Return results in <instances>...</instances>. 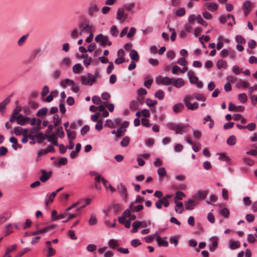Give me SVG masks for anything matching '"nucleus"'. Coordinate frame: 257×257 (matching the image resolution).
I'll list each match as a JSON object with an SVG mask.
<instances>
[{"mask_svg": "<svg viewBox=\"0 0 257 257\" xmlns=\"http://www.w3.org/2000/svg\"><path fill=\"white\" fill-rule=\"evenodd\" d=\"M22 110V107L20 106H17L15 108L10 118V121L13 122L17 121V123L21 125L27 124L31 119L30 117L24 116L19 112Z\"/></svg>", "mask_w": 257, "mask_h": 257, "instance_id": "obj_1", "label": "nucleus"}, {"mask_svg": "<svg viewBox=\"0 0 257 257\" xmlns=\"http://www.w3.org/2000/svg\"><path fill=\"white\" fill-rule=\"evenodd\" d=\"M167 127L173 131H175L176 134L182 135L188 132L189 124L182 123H168Z\"/></svg>", "mask_w": 257, "mask_h": 257, "instance_id": "obj_2", "label": "nucleus"}, {"mask_svg": "<svg viewBox=\"0 0 257 257\" xmlns=\"http://www.w3.org/2000/svg\"><path fill=\"white\" fill-rule=\"evenodd\" d=\"M196 93L192 94L191 95H187L184 97L183 101L186 107L191 110H194L198 108V103L194 102V103H191V101H193L196 99Z\"/></svg>", "mask_w": 257, "mask_h": 257, "instance_id": "obj_3", "label": "nucleus"}, {"mask_svg": "<svg viewBox=\"0 0 257 257\" xmlns=\"http://www.w3.org/2000/svg\"><path fill=\"white\" fill-rule=\"evenodd\" d=\"M189 81L191 83L196 84L197 87L201 88L203 87V83L199 81L198 78L195 75V73L192 71H189L188 72Z\"/></svg>", "mask_w": 257, "mask_h": 257, "instance_id": "obj_4", "label": "nucleus"}, {"mask_svg": "<svg viewBox=\"0 0 257 257\" xmlns=\"http://www.w3.org/2000/svg\"><path fill=\"white\" fill-rule=\"evenodd\" d=\"M95 41L100 43V45L104 46L105 45L111 46V42L109 40L108 37L100 34L97 35L95 38Z\"/></svg>", "mask_w": 257, "mask_h": 257, "instance_id": "obj_5", "label": "nucleus"}, {"mask_svg": "<svg viewBox=\"0 0 257 257\" xmlns=\"http://www.w3.org/2000/svg\"><path fill=\"white\" fill-rule=\"evenodd\" d=\"M87 78L85 76H82L81 77V81L82 84L92 85L93 83L95 81V76L91 73H88L87 75Z\"/></svg>", "mask_w": 257, "mask_h": 257, "instance_id": "obj_6", "label": "nucleus"}, {"mask_svg": "<svg viewBox=\"0 0 257 257\" xmlns=\"http://www.w3.org/2000/svg\"><path fill=\"white\" fill-rule=\"evenodd\" d=\"M117 190L122 199L125 202H126L127 199V191L125 186L122 183H120L117 186Z\"/></svg>", "mask_w": 257, "mask_h": 257, "instance_id": "obj_7", "label": "nucleus"}, {"mask_svg": "<svg viewBox=\"0 0 257 257\" xmlns=\"http://www.w3.org/2000/svg\"><path fill=\"white\" fill-rule=\"evenodd\" d=\"M127 18V15L124 13L123 8H119L117 13L116 19L122 22H124Z\"/></svg>", "mask_w": 257, "mask_h": 257, "instance_id": "obj_8", "label": "nucleus"}, {"mask_svg": "<svg viewBox=\"0 0 257 257\" xmlns=\"http://www.w3.org/2000/svg\"><path fill=\"white\" fill-rule=\"evenodd\" d=\"M42 175L40 177V180L42 182H46L52 176V172L51 171L47 172L45 170H41Z\"/></svg>", "mask_w": 257, "mask_h": 257, "instance_id": "obj_9", "label": "nucleus"}, {"mask_svg": "<svg viewBox=\"0 0 257 257\" xmlns=\"http://www.w3.org/2000/svg\"><path fill=\"white\" fill-rule=\"evenodd\" d=\"M57 227V225L55 224H53L51 225L47 226L42 229L38 230L37 231L34 232L33 231V236L37 235L39 234H43L47 232L49 230L51 229H53Z\"/></svg>", "mask_w": 257, "mask_h": 257, "instance_id": "obj_10", "label": "nucleus"}, {"mask_svg": "<svg viewBox=\"0 0 257 257\" xmlns=\"http://www.w3.org/2000/svg\"><path fill=\"white\" fill-rule=\"evenodd\" d=\"M99 9L97 5L95 3H91L88 9L87 13L89 16H93L95 13L97 12Z\"/></svg>", "mask_w": 257, "mask_h": 257, "instance_id": "obj_11", "label": "nucleus"}, {"mask_svg": "<svg viewBox=\"0 0 257 257\" xmlns=\"http://www.w3.org/2000/svg\"><path fill=\"white\" fill-rule=\"evenodd\" d=\"M172 79L168 77H162L161 76L157 78V82L158 83H161L164 85H168L171 84L172 82Z\"/></svg>", "mask_w": 257, "mask_h": 257, "instance_id": "obj_12", "label": "nucleus"}, {"mask_svg": "<svg viewBox=\"0 0 257 257\" xmlns=\"http://www.w3.org/2000/svg\"><path fill=\"white\" fill-rule=\"evenodd\" d=\"M45 138L47 139L48 142H51L54 145L56 146H59L55 134L46 135Z\"/></svg>", "mask_w": 257, "mask_h": 257, "instance_id": "obj_13", "label": "nucleus"}, {"mask_svg": "<svg viewBox=\"0 0 257 257\" xmlns=\"http://www.w3.org/2000/svg\"><path fill=\"white\" fill-rule=\"evenodd\" d=\"M10 97L11 96H9L7 97L3 101L0 103V112H2V114H4L5 112L6 105L10 102Z\"/></svg>", "mask_w": 257, "mask_h": 257, "instance_id": "obj_14", "label": "nucleus"}, {"mask_svg": "<svg viewBox=\"0 0 257 257\" xmlns=\"http://www.w3.org/2000/svg\"><path fill=\"white\" fill-rule=\"evenodd\" d=\"M172 82L173 83L174 86L176 88H180L185 84L184 80L181 78L173 79Z\"/></svg>", "mask_w": 257, "mask_h": 257, "instance_id": "obj_15", "label": "nucleus"}, {"mask_svg": "<svg viewBox=\"0 0 257 257\" xmlns=\"http://www.w3.org/2000/svg\"><path fill=\"white\" fill-rule=\"evenodd\" d=\"M185 108L184 105L182 103H178L173 106V110L175 113L181 112Z\"/></svg>", "mask_w": 257, "mask_h": 257, "instance_id": "obj_16", "label": "nucleus"}, {"mask_svg": "<svg viewBox=\"0 0 257 257\" xmlns=\"http://www.w3.org/2000/svg\"><path fill=\"white\" fill-rule=\"evenodd\" d=\"M196 202L191 199H189L185 203V207L186 209L191 210L194 209L195 206Z\"/></svg>", "mask_w": 257, "mask_h": 257, "instance_id": "obj_17", "label": "nucleus"}, {"mask_svg": "<svg viewBox=\"0 0 257 257\" xmlns=\"http://www.w3.org/2000/svg\"><path fill=\"white\" fill-rule=\"evenodd\" d=\"M33 131H37L39 129L42 128L41 126V120L40 119H37L33 117Z\"/></svg>", "mask_w": 257, "mask_h": 257, "instance_id": "obj_18", "label": "nucleus"}, {"mask_svg": "<svg viewBox=\"0 0 257 257\" xmlns=\"http://www.w3.org/2000/svg\"><path fill=\"white\" fill-rule=\"evenodd\" d=\"M94 179L97 182L96 183H99L101 181L105 188L107 187L108 181L105 179L101 175H99L98 174H97Z\"/></svg>", "mask_w": 257, "mask_h": 257, "instance_id": "obj_19", "label": "nucleus"}, {"mask_svg": "<svg viewBox=\"0 0 257 257\" xmlns=\"http://www.w3.org/2000/svg\"><path fill=\"white\" fill-rule=\"evenodd\" d=\"M174 202L176 204L175 211L180 214L182 213L184 210L183 203L181 202H178L177 200H175Z\"/></svg>", "mask_w": 257, "mask_h": 257, "instance_id": "obj_20", "label": "nucleus"}, {"mask_svg": "<svg viewBox=\"0 0 257 257\" xmlns=\"http://www.w3.org/2000/svg\"><path fill=\"white\" fill-rule=\"evenodd\" d=\"M159 246L167 247L169 245V243L167 241L163 240L162 237L160 236H157L156 238Z\"/></svg>", "mask_w": 257, "mask_h": 257, "instance_id": "obj_21", "label": "nucleus"}, {"mask_svg": "<svg viewBox=\"0 0 257 257\" xmlns=\"http://www.w3.org/2000/svg\"><path fill=\"white\" fill-rule=\"evenodd\" d=\"M10 142L13 144L12 147L15 150H17L18 148H21V146L18 143V140L14 137H12L10 139Z\"/></svg>", "mask_w": 257, "mask_h": 257, "instance_id": "obj_22", "label": "nucleus"}, {"mask_svg": "<svg viewBox=\"0 0 257 257\" xmlns=\"http://www.w3.org/2000/svg\"><path fill=\"white\" fill-rule=\"evenodd\" d=\"M56 196V193L53 192L50 195L47 194L45 197V204L48 205L50 203L52 202Z\"/></svg>", "mask_w": 257, "mask_h": 257, "instance_id": "obj_23", "label": "nucleus"}, {"mask_svg": "<svg viewBox=\"0 0 257 257\" xmlns=\"http://www.w3.org/2000/svg\"><path fill=\"white\" fill-rule=\"evenodd\" d=\"M130 57L132 60L138 61L139 60V56L137 51L135 50H132L130 53Z\"/></svg>", "mask_w": 257, "mask_h": 257, "instance_id": "obj_24", "label": "nucleus"}, {"mask_svg": "<svg viewBox=\"0 0 257 257\" xmlns=\"http://www.w3.org/2000/svg\"><path fill=\"white\" fill-rule=\"evenodd\" d=\"M217 67L218 69H222V68H226L227 67V62L222 60V59H219L217 62Z\"/></svg>", "mask_w": 257, "mask_h": 257, "instance_id": "obj_25", "label": "nucleus"}, {"mask_svg": "<svg viewBox=\"0 0 257 257\" xmlns=\"http://www.w3.org/2000/svg\"><path fill=\"white\" fill-rule=\"evenodd\" d=\"M249 85L248 82L242 79H239L236 84V86L237 87H242L243 88H246L249 86Z\"/></svg>", "mask_w": 257, "mask_h": 257, "instance_id": "obj_26", "label": "nucleus"}, {"mask_svg": "<svg viewBox=\"0 0 257 257\" xmlns=\"http://www.w3.org/2000/svg\"><path fill=\"white\" fill-rule=\"evenodd\" d=\"M48 112V109L47 108H42L40 109L36 113L37 116L43 118Z\"/></svg>", "mask_w": 257, "mask_h": 257, "instance_id": "obj_27", "label": "nucleus"}, {"mask_svg": "<svg viewBox=\"0 0 257 257\" xmlns=\"http://www.w3.org/2000/svg\"><path fill=\"white\" fill-rule=\"evenodd\" d=\"M207 9L209 11L214 12L218 9V5L216 3H212L206 5Z\"/></svg>", "mask_w": 257, "mask_h": 257, "instance_id": "obj_28", "label": "nucleus"}, {"mask_svg": "<svg viewBox=\"0 0 257 257\" xmlns=\"http://www.w3.org/2000/svg\"><path fill=\"white\" fill-rule=\"evenodd\" d=\"M134 203H131L130 205V208L135 212H139L140 210H142L144 208L143 205H139L137 206H134Z\"/></svg>", "mask_w": 257, "mask_h": 257, "instance_id": "obj_29", "label": "nucleus"}, {"mask_svg": "<svg viewBox=\"0 0 257 257\" xmlns=\"http://www.w3.org/2000/svg\"><path fill=\"white\" fill-rule=\"evenodd\" d=\"M240 242L238 241H229L230 248L231 249H235L238 248L240 246Z\"/></svg>", "mask_w": 257, "mask_h": 257, "instance_id": "obj_30", "label": "nucleus"}, {"mask_svg": "<svg viewBox=\"0 0 257 257\" xmlns=\"http://www.w3.org/2000/svg\"><path fill=\"white\" fill-rule=\"evenodd\" d=\"M110 33L112 36L117 37L119 34V31L115 25L112 26L110 30Z\"/></svg>", "mask_w": 257, "mask_h": 257, "instance_id": "obj_31", "label": "nucleus"}, {"mask_svg": "<svg viewBox=\"0 0 257 257\" xmlns=\"http://www.w3.org/2000/svg\"><path fill=\"white\" fill-rule=\"evenodd\" d=\"M61 84L62 87H65L66 85H73L74 84V82L72 80L66 79L65 80L61 81Z\"/></svg>", "mask_w": 257, "mask_h": 257, "instance_id": "obj_32", "label": "nucleus"}, {"mask_svg": "<svg viewBox=\"0 0 257 257\" xmlns=\"http://www.w3.org/2000/svg\"><path fill=\"white\" fill-rule=\"evenodd\" d=\"M83 67L80 64H76L74 65L73 67V72L74 73H79L82 69Z\"/></svg>", "mask_w": 257, "mask_h": 257, "instance_id": "obj_33", "label": "nucleus"}, {"mask_svg": "<svg viewBox=\"0 0 257 257\" xmlns=\"http://www.w3.org/2000/svg\"><path fill=\"white\" fill-rule=\"evenodd\" d=\"M139 107V103L137 100H133L130 104V108L132 110H137Z\"/></svg>", "mask_w": 257, "mask_h": 257, "instance_id": "obj_34", "label": "nucleus"}, {"mask_svg": "<svg viewBox=\"0 0 257 257\" xmlns=\"http://www.w3.org/2000/svg\"><path fill=\"white\" fill-rule=\"evenodd\" d=\"M80 28L82 29V30L85 31L87 33H90L92 31V27L90 26L89 24H87L86 26H83L82 23L79 24Z\"/></svg>", "mask_w": 257, "mask_h": 257, "instance_id": "obj_35", "label": "nucleus"}, {"mask_svg": "<svg viewBox=\"0 0 257 257\" xmlns=\"http://www.w3.org/2000/svg\"><path fill=\"white\" fill-rule=\"evenodd\" d=\"M67 137L71 140L75 139L76 137V132L71 131L70 129H66Z\"/></svg>", "mask_w": 257, "mask_h": 257, "instance_id": "obj_36", "label": "nucleus"}, {"mask_svg": "<svg viewBox=\"0 0 257 257\" xmlns=\"http://www.w3.org/2000/svg\"><path fill=\"white\" fill-rule=\"evenodd\" d=\"M212 239L213 240V241L212 242V244L210 246V250L211 251H214L218 245L217 237H214L212 238Z\"/></svg>", "mask_w": 257, "mask_h": 257, "instance_id": "obj_37", "label": "nucleus"}, {"mask_svg": "<svg viewBox=\"0 0 257 257\" xmlns=\"http://www.w3.org/2000/svg\"><path fill=\"white\" fill-rule=\"evenodd\" d=\"M109 246L111 248H115L119 246L118 241L114 239H110L108 242Z\"/></svg>", "mask_w": 257, "mask_h": 257, "instance_id": "obj_38", "label": "nucleus"}, {"mask_svg": "<svg viewBox=\"0 0 257 257\" xmlns=\"http://www.w3.org/2000/svg\"><path fill=\"white\" fill-rule=\"evenodd\" d=\"M236 143V138L234 136H231L227 140V144L230 146H233Z\"/></svg>", "mask_w": 257, "mask_h": 257, "instance_id": "obj_39", "label": "nucleus"}, {"mask_svg": "<svg viewBox=\"0 0 257 257\" xmlns=\"http://www.w3.org/2000/svg\"><path fill=\"white\" fill-rule=\"evenodd\" d=\"M61 118L57 114H55L53 116V123L55 126H57L61 122Z\"/></svg>", "mask_w": 257, "mask_h": 257, "instance_id": "obj_40", "label": "nucleus"}, {"mask_svg": "<svg viewBox=\"0 0 257 257\" xmlns=\"http://www.w3.org/2000/svg\"><path fill=\"white\" fill-rule=\"evenodd\" d=\"M57 135L61 138H62L65 136L64 132L63 131V127L62 126H59L57 127L56 130Z\"/></svg>", "mask_w": 257, "mask_h": 257, "instance_id": "obj_41", "label": "nucleus"}, {"mask_svg": "<svg viewBox=\"0 0 257 257\" xmlns=\"http://www.w3.org/2000/svg\"><path fill=\"white\" fill-rule=\"evenodd\" d=\"M252 3L250 1H246L243 5V9L251 11Z\"/></svg>", "mask_w": 257, "mask_h": 257, "instance_id": "obj_42", "label": "nucleus"}, {"mask_svg": "<svg viewBox=\"0 0 257 257\" xmlns=\"http://www.w3.org/2000/svg\"><path fill=\"white\" fill-rule=\"evenodd\" d=\"M29 36V34L23 35L18 41V44L19 46H22L25 43L26 40H27L28 37Z\"/></svg>", "mask_w": 257, "mask_h": 257, "instance_id": "obj_43", "label": "nucleus"}, {"mask_svg": "<svg viewBox=\"0 0 257 257\" xmlns=\"http://www.w3.org/2000/svg\"><path fill=\"white\" fill-rule=\"evenodd\" d=\"M23 129L22 127L18 126L14 128V132L16 136H20L23 134Z\"/></svg>", "mask_w": 257, "mask_h": 257, "instance_id": "obj_44", "label": "nucleus"}, {"mask_svg": "<svg viewBox=\"0 0 257 257\" xmlns=\"http://www.w3.org/2000/svg\"><path fill=\"white\" fill-rule=\"evenodd\" d=\"M130 141V139L128 137H124L120 143L121 146L123 147H126L128 145Z\"/></svg>", "mask_w": 257, "mask_h": 257, "instance_id": "obj_45", "label": "nucleus"}, {"mask_svg": "<svg viewBox=\"0 0 257 257\" xmlns=\"http://www.w3.org/2000/svg\"><path fill=\"white\" fill-rule=\"evenodd\" d=\"M238 98L241 103H245L247 101V95L244 93L239 94Z\"/></svg>", "mask_w": 257, "mask_h": 257, "instance_id": "obj_46", "label": "nucleus"}, {"mask_svg": "<svg viewBox=\"0 0 257 257\" xmlns=\"http://www.w3.org/2000/svg\"><path fill=\"white\" fill-rule=\"evenodd\" d=\"M132 226L133 227V229L132 232H137L139 228L140 227H141L140 224V221L137 220V221H134L132 224Z\"/></svg>", "mask_w": 257, "mask_h": 257, "instance_id": "obj_47", "label": "nucleus"}, {"mask_svg": "<svg viewBox=\"0 0 257 257\" xmlns=\"http://www.w3.org/2000/svg\"><path fill=\"white\" fill-rule=\"evenodd\" d=\"M220 213L221 215H222L223 216H224L225 218H227L229 217V211L228 209H227L226 208H224L220 210Z\"/></svg>", "mask_w": 257, "mask_h": 257, "instance_id": "obj_48", "label": "nucleus"}, {"mask_svg": "<svg viewBox=\"0 0 257 257\" xmlns=\"http://www.w3.org/2000/svg\"><path fill=\"white\" fill-rule=\"evenodd\" d=\"M155 96L160 100H162L164 97V92L161 90H159L156 92Z\"/></svg>", "mask_w": 257, "mask_h": 257, "instance_id": "obj_49", "label": "nucleus"}, {"mask_svg": "<svg viewBox=\"0 0 257 257\" xmlns=\"http://www.w3.org/2000/svg\"><path fill=\"white\" fill-rule=\"evenodd\" d=\"M158 174L160 177L166 176L167 172L163 167L159 168L158 170Z\"/></svg>", "mask_w": 257, "mask_h": 257, "instance_id": "obj_50", "label": "nucleus"}, {"mask_svg": "<svg viewBox=\"0 0 257 257\" xmlns=\"http://www.w3.org/2000/svg\"><path fill=\"white\" fill-rule=\"evenodd\" d=\"M207 194L206 191L199 190L198 191L197 195L199 199H203L207 196Z\"/></svg>", "mask_w": 257, "mask_h": 257, "instance_id": "obj_51", "label": "nucleus"}, {"mask_svg": "<svg viewBox=\"0 0 257 257\" xmlns=\"http://www.w3.org/2000/svg\"><path fill=\"white\" fill-rule=\"evenodd\" d=\"M135 4L132 3L131 4H125L124 5V8L128 11L131 12L135 8Z\"/></svg>", "mask_w": 257, "mask_h": 257, "instance_id": "obj_52", "label": "nucleus"}, {"mask_svg": "<svg viewBox=\"0 0 257 257\" xmlns=\"http://www.w3.org/2000/svg\"><path fill=\"white\" fill-rule=\"evenodd\" d=\"M196 20L198 23L204 26H207V23L202 19L201 15H199L196 17Z\"/></svg>", "mask_w": 257, "mask_h": 257, "instance_id": "obj_53", "label": "nucleus"}, {"mask_svg": "<svg viewBox=\"0 0 257 257\" xmlns=\"http://www.w3.org/2000/svg\"><path fill=\"white\" fill-rule=\"evenodd\" d=\"M56 253V250L55 249L52 248L51 246H48V253L47 254V257H51L53 256Z\"/></svg>", "mask_w": 257, "mask_h": 257, "instance_id": "obj_54", "label": "nucleus"}, {"mask_svg": "<svg viewBox=\"0 0 257 257\" xmlns=\"http://www.w3.org/2000/svg\"><path fill=\"white\" fill-rule=\"evenodd\" d=\"M126 131V129H122V128L119 127L117 130L116 138H119L123 136Z\"/></svg>", "mask_w": 257, "mask_h": 257, "instance_id": "obj_55", "label": "nucleus"}, {"mask_svg": "<svg viewBox=\"0 0 257 257\" xmlns=\"http://www.w3.org/2000/svg\"><path fill=\"white\" fill-rule=\"evenodd\" d=\"M177 63L181 66H186L188 64L187 61L185 58L182 57L178 60Z\"/></svg>", "mask_w": 257, "mask_h": 257, "instance_id": "obj_56", "label": "nucleus"}, {"mask_svg": "<svg viewBox=\"0 0 257 257\" xmlns=\"http://www.w3.org/2000/svg\"><path fill=\"white\" fill-rule=\"evenodd\" d=\"M71 64V60L67 57L64 58L61 63L62 66H68Z\"/></svg>", "mask_w": 257, "mask_h": 257, "instance_id": "obj_57", "label": "nucleus"}, {"mask_svg": "<svg viewBox=\"0 0 257 257\" xmlns=\"http://www.w3.org/2000/svg\"><path fill=\"white\" fill-rule=\"evenodd\" d=\"M235 41L238 44H243L245 43V39L240 35H237L235 37Z\"/></svg>", "mask_w": 257, "mask_h": 257, "instance_id": "obj_58", "label": "nucleus"}, {"mask_svg": "<svg viewBox=\"0 0 257 257\" xmlns=\"http://www.w3.org/2000/svg\"><path fill=\"white\" fill-rule=\"evenodd\" d=\"M156 236V234H152V235H150L149 236L146 237L145 240H146V242H147L148 243H151L154 240V239L155 238Z\"/></svg>", "mask_w": 257, "mask_h": 257, "instance_id": "obj_59", "label": "nucleus"}, {"mask_svg": "<svg viewBox=\"0 0 257 257\" xmlns=\"http://www.w3.org/2000/svg\"><path fill=\"white\" fill-rule=\"evenodd\" d=\"M97 220L95 215H91L89 220V224L90 225H93L97 223Z\"/></svg>", "mask_w": 257, "mask_h": 257, "instance_id": "obj_60", "label": "nucleus"}, {"mask_svg": "<svg viewBox=\"0 0 257 257\" xmlns=\"http://www.w3.org/2000/svg\"><path fill=\"white\" fill-rule=\"evenodd\" d=\"M131 244L132 246H133L134 247H136L138 246L139 245H141V242H140V241L139 239H133L131 241Z\"/></svg>", "mask_w": 257, "mask_h": 257, "instance_id": "obj_61", "label": "nucleus"}, {"mask_svg": "<svg viewBox=\"0 0 257 257\" xmlns=\"http://www.w3.org/2000/svg\"><path fill=\"white\" fill-rule=\"evenodd\" d=\"M243 161L245 164L249 166H252L254 164V161L248 158H244Z\"/></svg>", "mask_w": 257, "mask_h": 257, "instance_id": "obj_62", "label": "nucleus"}, {"mask_svg": "<svg viewBox=\"0 0 257 257\" xmlns=\"http://www.w3.org/2000/svg\"><path fill=\"white\" fill-rule=\"evenodd\" d=\"M79 36V31L77 29H74L71 33V37L72 39H75L78 38Z\"/></svg>", "mask_w": 257, "mask_h": 257, "instance_id": "obj_63", "label": "nucleus"}, {"mask_svg": "<svg viewBox=\"0 0 257 257\" xmlns=\"http://www.w3.org/2000/svg\"><path fill=\"white\" fill-rule=\"evenodd\" d=\"M146 103L149 106H153L157 104V101L156 100H153L150 98H148L146 100Z\"/></svg>", "mask_w": 257, "mask_h": 257, "instance_id": "obj_64", "label": "nucleus"}]
</instances>
